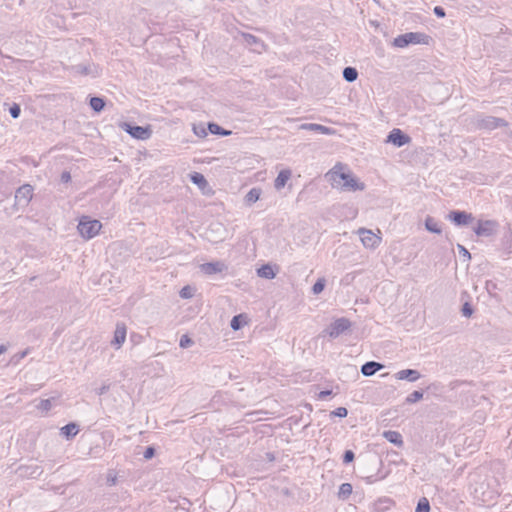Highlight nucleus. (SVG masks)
<instances>
[{
  "instance_id": "f257e3e1",
  "label": "nucleus",
  "mask_w": 512,
  "mask_h": 512,
  "mask_svg": "<svg viewBox=\"0 0 512 512\" xmlns=\"http://www.w3.org/2000/svg\"><path fill=\"white\" fill-rule=\"evenodd\" d=\"M326 180L341 191H363L365 184L351 172L347 165L338 162L325 174Z\"/></svg>"
},
{
  "instance_id": "f03ea898",
  "label": "nucleus",
  "mask_w": 512,
  "mask_h": 512,
  "mask_svg": "<svg viewBox=\"0 0 512 512\" xmlns=\"http://www.w3.org/2000/svg\"><path fill=\"white\" fill-rule=\"evenodd\" d=\"M80 235L89 240L95 237L102 228V223L99 220L91 219L87 216H83L77 226Z\"/></svg>"
},
{
  "instance_id": "7ed1b4c3",
  "label": "nucleus",
  "mask_w": 512,
  "mask_h": 512,
  "mask_svg": "<svg viewBox=\"0 0 512 512\" xmlns=\"http://www.w3.org/2000/svg\"><path fill=\"white\" fill-rule=\"evenodd\" d=\"M427 38L428 37L425 34L409 32V33H405V34L397 36L393 41V45L398 48H404V47L408 46L409 44L426 43L425 40Z\"/></svg>"
},
{
  "instance_id": "20e7f679",
  "label": "nucleus",
  "mask_w": 512,
  "mask_h": 512,
  "mask_svg": "<svg viewBox=\"0 0 512 512\" xmlns=\"http://www.w3.org/2000/svg\"><path fill=\"white\" fill-rule=\"evenodd\" d=\"M350 327L351 322L347 318H338L323 331V334L335 339L349 330Z\"/></svg>"
},
{
  "instance_id": "39448f33",
  "label": "nucleus",
  "mask_w": 512,
  "mask_h": 512,
  "mask_svg": "<svg viewBox=\"0 0 512 512\" xmlns=\"http://www.w3.org/2000/svg\"><path fill=\"white\" fill-rule=\"evenodd\" d=\"M475 123L479 129L485 130H494L498 127L506 126V122L504 119L493 116L479 115L477 116Z\"/></svg>"
},
{
  "instance_id": "423d86ee",
  "label": "nucleus",
  "mask_w": 512,
  "mask_h": 512,
  "mask_svg": "<svg viewBox=\"0 0 512 512\" xmlns=\"http://www.w3.org/2000/svg\"><path fill=\"white\" fill-rule=\"evenodd\" d=\"M357 233L360 235L363 246L367 249H376L381 244V237L371 230L360 228Z\"/></svg>"
},
{
  "instance_id": "0eeeda50",
  "label": "nucleus",
  "mask_w": 512,
  "mask_h": 512,
  "mask_svg": "<svg viewBox=\"0 0 512 512\" xmlns=\"http://www.w3.org/2000/svg\"><path fill=\"white\" fill-rule=\"evenodd\" d=\"M386 142L393 144L396 147H402L411 142V138L402 130L394 128L390 131Z\"/></svg>"
},
{
  "instance_id": "6e6552de",
  "label": "nucleus",
  "mask_w": 512,
  "mask_h": 512,
  "mask_svg": "<svg viewBox=\"0 0 512 512\" xmlns=\"http://www.w3.org/2000/svg\"><path fill=\"white\" fill-rule=\"evenodd\" d=\"M123 128L127 133L136 139L146 140L151 136V131L146 127L132 126L130 124L124 123Z\"/></svg>"
},
{
  "instance_id": "1a4fd4ad",
  "label": "nucleus",
  "mask_w": 512,
  "mask_h": 512,
  "mask_svg": "<svg viewBox=\"0 0 512 512\" xmlns=\"http://www.w3.org/2000/svg\"><path fill=\"white\" fill-rule=\"evenodd\" d=\"M200 270L206 275L222 273L227 270V265L223 261H215L200 265Z\"/></svg>"
},
{
  "instance_id": "9d476101",
  "label": "nucleus",
  "mask_w": 512,
  "mask_h": 512,
  "mask_svg": "<svg viewBox=\"0 0 512 512\" xmlns=\"http://www.w3.org/2000/svg\"><path fill=\"white\" fill-rule=\"evenodd\" d=\"M127 327L124 323L120 322L116 324L114 331V337L111 341V345L116 349H119L126 340Z\"/></svg>"
},
{
  "instance_id": "9b49d317",
  "label": "nucleus",
  "mask_w": 512,
  "mask_h": 512,
  "mask_svg": "<svg viewBox=\"0 0 512 512\" xmlns=\"http://www.w3.org/2000/svg\"><path fill=\"white\" fill-rule=\"evenodd\" d=\"M448 219L454 224L461 226L468 225L473 220V216L465 211H452L448 215Z\"/></svg>"
},
{
  "instance_id": "f8f14e48",
  "label": "nucleus",
  "mask_w": 512,
  "mask_h": 512,
  "mask_svg": "<svg viewBox=\"0 0 512 512\" xmlns=\"http://www.w3.org/2000/svg\"><path fill=\"white\" fill-rule=\"evenodd\" d=\"M301 130L315 131L324 135H334L336 131L333 128L316 124V123H304L299 126Z\"/></svg>"
},
{
  "instance_id": "ddd939ff",
  "label": "nucleus",
  "mask_w": 512,
  "mask_h": 512,
  "mask_svg": "<svg viewBox=\"0 0 512 512\" xmlns=\"http://www.w3.org/2000/svg\"><path fill=\"white\" fill-rule=\"evenodd\" d=\"M32 198V188L30 185L20 187L15 194V199L18 204L26 205Z\"/></svg>"
},
{
  "instance_id": "4468645a",
  "label": "nucleus",
  "mask_w": 512,
  "mask_h": 512,
  "mask_svg": "<svg viewBox=\"0 0 512 512\" xmlns=\"http://www.w3.org/2000/svg\"><path fill=\"white\" fill-rule=\"evenodd\" d=\"M421 375L419 371L415 369H403L395 374V378L398 380H407L409 382H415L420 379Z\"/></svg>"
},
{
  "instance_id": "2eb2a0df",
  "label": "nucleus",
  "mask_w": 512,
  "mask_h": 512,
  "mask_svg": "<svg viewBox=\"0 0 512 512\" xmlns=\"http://www.w3.org/2000/svg\"><path fill=\"white\" fill-rule=\"evenodd\" d=\"M494 226L495 224L493 221H479L477 227L474 229V232L478 236H489L493 233Z\"/></svg>"
},
{
  "instance_id": "dca6fc26",
  "label": "nucleus",
  "mask_w": 512,
  "mask_h": 512,
  "mask_svg": "<svg viewBox=\"0 0 512 512\" xmlns=\"http://www.w3.org/2000/svg\"><path fill=\"white\" fill-rule=\"evenodd\" d=\"M383 368H384L383 364H381L379 362H375V361H369L362 365L361 373L366 377H370V376H373L376 372L380 371Z\"/></svg>"
},
{
  "instance_id": "f3484780",
  "label": "nucleus",
  "mask_w": 512,
  "mask_h": 512,
  "mask_svg": "<svg viewBox=\"0 0 512 512\" xmlns=\"http://www.w3.org/2000/svg\"><path fill=\"white\" fill-rule=\"evenodd\" d=\"M291 170L289 169H283L279 172L278 176L276 177L274 181V187L276 190H281L285 187L288 180L291 178Z\"/></svg>"
},
{
  "instance_id": "a211bd4d",
  "label": "nucleus",
  "mask_w": 512,
  "mask_h": 512,
  "mask_svg": "<svg viewBox=\"0 0 512 512\" xmlns=\"http://www.w3.org/2000/svg\"><path fill=\"white\" fill-rule=\"evenodd\" d=\"M244 41L245 43L251 47V49L255 52L260 53L262 48L264 47L263 43L254 35L251 34H244Z\"/></svg>"
},
{
  "instance_id": "6ab92c4d",
  "label": "nucleus",
  "mask_w": 512,
  "mask_h": 512,
  "mask_svg": "<svg viewBox=\"0 0 512 512\" xmlns=\"http://www.w3.org/2000/svg\"><path fill=\"white\" fill-rule=\"evenodd\" d=\"M57 400H58L57 397H51L48 399L41 400L37 405V409L42 414H46L55 406Z\"/></svg>"
},
{
  "instance_id": "aec40b11",
  "label": "nucleus",
  "mask_w": 512,
  "mask_h": 512,
  "mask_svg": "<svg viewBox=\"0 0 512 512\" xmlns=\"http://www.w3.org/2000/svg\"><path fill=\"white\" fill-rule=\"evenodd\" d=\"M384 438L389 441L390 443H393L394 445L401 447L403 445V439L402 435L397 431H385L383 433Z\"/></svg>"
},
{
  "instance_id": "412c9836",
  "label": "nucleus",
  "mask_w": 512,
  "mask_h": 512,
  "mask_svg": "<svg viewBox=\"0 0 512 512\" xmlns=\"http://www.w3.org/2000/svg\"><path fill=\"white\" fill-rule=\"evenodd\" d=\"M257 275L264 279H274L276 276V272L274 271L272 265L265 264L257 269Z\"/></svg>"
},
{
  "instance_id": "4be33fe9",
  "label": "nucleus",
  "mask_w": 512,
  "mask_h": 512,
  "mask_svg": "<svg viewBox=\"0 0 512 512\" xmlns=\"http://www.w3.org/2000/svg\"><path fill=\"white\" fill-rule=\"evenodd\" d=\"M191 181L196 184L202 191H205V189L208 187V182L205 179V177L198 172H194L190 175Z\"/></svg>"
},
{
  "instance_id": "5701e85b",
  "label": "nucleus",
  "mask_w": 512,
  "mask_h": 512,
  "mask_svg": "<svg viewBox=\"0 0 512 512\" xmlns=\"http://www.w3.org/2000/svg\"><path fill=\"white\" fill-rule=\"evenodd\" d=\"M61 435L65 436L67 439H70L77 435L78 426L75 423H69L61 428Z\"/></svg>"
},
{
  "instance_id": "b1692460",
  "label": "nucleus",
  "mask_w": 512,
  "mask_h": 512,
  "mask_svg": "<svg viewBox=\"0 0 512 512\" xmlns=\"http://www.w3.org/2000/svg\"><path fill=\"white\" fill-rule=\"evenodd\" d=\"M425 227L428 231L436 234H440L442 231L438 222L430 216H428L425 220Z\"/></svg>"
},
{
  "instance_id": "393cba45",
  "label": "nucleus",
  "mask_w": 512,
  "mask_h": 512,
  "mask_svg": "<svg viewBox=\"0 0 512 512\" xmlns=\"http://www.w3.org/2000/svg\"><path fill=\"white\" fill-rule=\"evenodd\" d=\"M261 195V191L258 188H252L245 196V201L247 204L251 205L259 200Z\"/></svg>"
},
{
  "instance_id": "a878e982",
  "label": "nucleus",
  "mask_w": 512,
  "mask_h": 512,
  "mask_svg": "<svg viewBox=\"0 0 512 512\" xmlns=\"http://www.w3.org/2000/svg\"><path fill=\"white\" fill-rule=\"evenodd\" d=\"M358 77V72L355 68L353 67H346L344 68L343 70V78L347 81V82H354Z\"/></svg>"
},
{
  "instance_id": "bb28decb",
  "label": "nucleus",
  "mask_w": 512,
  "mask_h": 512,
  "mask_svg": "<svg viewBox=\"0 0 512 512\" xmlns=\"http://www.w3.org/2000/svg\"><path fill=\"white\" fill-rule=\"evenodd\" d=\"M352 485L350 483H343L341 484L338 492L339 498L346 499L348 498L352 493Z\"/></svg>"
},
{
  "instance_id": "cd10ccee",
  "label": "nucleus",
  "mask_w": 512,
  "mask_h": 512,
  "mask_svg": "<svg viewBox=\"0 0 512 512\" xmlns=\"http://www.w3.org/2000/svg\"><path fill=\"white\" fill-rule=\"evenodd\" d=\"M90 106L95 112H100L105 106V102L100 97H92L90 99Z\"/></svg>"
},
{
  "instance_id": "c85d7f7f",
  "label": "nucleus",
  "mask_w": 512,
  "mask_h": 512,
  "mask_svg": "<svg viewBox=\"0 0 512 512\" xmlns=\"http://www.w3.org/2000/svg\"><path fill=\"white\" fill-rule=\"evenodd\" d=\"M76 73L83 75H95L97 72L90 65H77L74 67Z\"/></svg>"
},
{
  "instance_id": "c756f323",
  "label": "nucleus",
  "mask_w": 512,
  "mask_h": 512,
  "mask_svg": "<svg viewBox=\"0 0 512 512\" xmlns=\"http://www.w3.org/2000/svg\"><path fill=\"white\" fill-rule=\"evenodd\" d=\"M422 398H423V392L416 390V391L412 392L411 394H409L406 397L405 401L408 404H413V403L420 401Z\"/></svg>"
},
{
  "instance_id": "7c9ffc66",
  "label": "nucleus",
  "mask_w": 512,
  "mask_h": 512,
  "mask_svg": "<svg viewBox=\"0 0 512 512\" xmlns=\"http://www.w3.org/2000/svg\"><path fill=\"white\" fill-rule=\"evenodd\" d=\"M429 511H430L429 501L425 497L421 498L417 504L416 512H429Z\"/></svg>"
},
{
  "instance_id": "2f4dec72",
  "label": "nucleus",
  "mask_w": 512,
  "mask_h": 512,
  "mask_svg": "<svg viewBox=\"0 0 512 512\" xmlns=\"http://www.w3.org/2000/svg\"><path fill=\"white\" fill-rule=\"evenodd\" d=\"M325 288V279L320 278L316 281V283L312 287V291L314 294H320Z\"/></svg>"
},
{
  "instance_id": "473e14b6",
  "label": "nucleus",
  "mask_w": 512,
  "mask_h": 512,
  "mask_svg": "<svg viewBox=\"0 0 512 512\" xmlns=\"http://www.w3.org/2000/svg\"><path fill=\"white\" fill-rule=\"evenodd\" d=\"M194 295V289L190 286H184L181 290H180V296L183 298V299H189L191 297H193Z\"/></svg>"
},
{
  "instance_id": "72a5a7b5",
  "label": "nucleus",
  "mask_w": 512,
  "mask_h": 512,
  "mask_svg": "<svg viewBox=\"0 0 512 512\" xmlns=\"http://www.w3.org/2000/svg\"><path fill=\"white\" fill-rule=\"evenodd\" d=\"M193 340L188 335H183L180 338L179 346L181 348H188L193 345Z\"/></svg>"
},
{
  "instance_id": "f704fd0d",
  "label": "nucleus",
  "mask_w": 512,
  "mask_h": 512,
  "mask_svg": "<svg viewBox=\"0 0 512 512\" xmlns=\"http://www.w3.org/2000/svg\"><path fill=\"white\" fill-rule=\"evenodd\" d=\"M208 128H209L210 132L213 134L229 135L231 133L230 131L220 132L221 128L217 124H214V123H210L208 125Z\"/></svg>"
},
{
  "instance_id": "c9c22d12",
  "label": "nucleus",
  "mask_w": 512,
  "mask_h": 512,
  "mask_svg": "<svg viewBox=\"0 0 512 512\" xmlns=\"http://www.w3.org/2000/svg\"><path fill=\"white\" fill-rule=\"evenodd\" d=\"M193 132L199 137H205L207 135L206 128L203 125H194Z\"/></svg>"
},
{
  "instance_id": "e433bc0d",
  "label": "nucleus",
  "mask_w": 512,
  "mask_h": 512,
  "mask_svg": "<svg viewBox=\"0 0 512 512\" xmlns=\"http://www.w3.org/2000/svg\"><path fill=\"white\" fill-rule=\"evenodd\" d=\"M9 112H10V115L16 119L20 116V112H21V109H20V106L16 103H14L10 109H9Z\"/></svg>"
},
{
  "instance_id": "4c0bfd02",
  "label": "nucleus",
  "mask_w": 512,
  "mask_h": 512,
  "mask_svg": "<svg viewBox=\"0 0 512 512\" xmlns=\"http://www.w3.org/2000/svg\"><path fill=\"white\" fill-rule=\"evenodd\" d=\"M240 318L241 316L238 315V316H234L231 320V323H230V326L233 330H238L240 329L241 327V322H240Z\"/></svg>"
},
{
  "instance_id": "58836bf2",
  "label": "nucleus",
  "mask_w": 512,
  "mask_h": 512,
  "mask_svg": "<svg viewBox=\"0 0 512 512\" xmlns=\"http://www.w3.org/2000/svg\"><path fill=\"white\" fill-rule=\"evenodd\" d=\"M332 414H333V415H335V416H337V417H341V418H343V417H346V416H347L348 411H347V409H346L345 407H339V408H337L336 410H334V411L332 412Z\"/></svg>"
},
{
  "instance_id": "ea45409f",
  "label": "nucleus",
  "mask_w": 512,
  "mask_h": 512,
  "mask_svg": "<svg viewBox=\"0 0 512 512\" xmlns=\"http://www.w3.org/2000/svg\"><path fill=\"white\" fill-rule=\"evenodd\" d=\"M473 313V310L471 308V306L469 305V303H465L462 307V314L463 316L465 317H470Z\"/></svg>"
},
{
  "instance_id": "a19ab883",
  "label": "nucleus",
  "mask_w": 512,
  "mask_h": 512,
  "mask_svg": "<svg viewBox=\"0 0 512 512\" xmlns=\"http://www.w3.org/2000/svg\"><path fill=\"white\" fill-rule=\"evenodd\" d=\"M457 248H458V251L459 253L463 256V257H466L467 259H470L471 258V255L469 253V251L462 245L458 244L457 245Z\"/></svg>"
},
{
  "instance_id": "79ce46f5",
  "label": "nucleus",
  "mask_w": 512,
  "mask_h": 512,
  "mask_svg": "<svg viewBox=\"0 0 512 512\" xmlns=\"http://www.w3.org/2000/svg\"><path fill=\"white\" fill-rule=\"evenodd\" d=\"M353 459H354V453L351 450H347L344 453V457H343L344 463H349V462L353 461Z\"/></svg>"
},
{
  "instance_id": "37998d69",
  "label": "nucleus",
  "mask_w": 512,
  "mask_h": 512,
  "mask_svg": "<svg viewBox=\"0 0 512 512\" xmlns=\"http://www.w3.org/2000/svg\"><path fill=\"white\" fill-rule=\"evenodd\" d=\"M434 13H435V15H436L437 17H440V18L445 17V11H444V9H443L442 7H440V6H436V7L434 8Z\"/></svg>"
},
{
  "instance_id": "c03bdc74",
  "label": "nucleus",
  "mask_w": 512,
  "mask_h": 512,
  "mask_svg": "<svg viewBox=\"0 0 512 512\" xmlns=\"http://www.w3.org/2000/svg\"><path fill=\"white\" fill-rule=\"evenodd\" d=\"M71 180V175L68 171H64L62 174H61V181L63 183H68L69 181Z\"/></svg>"
},
{
  "instance_id": "a18cd8bd",
  "label": "nucleus",
  "mask_w": 512,
  "mask_h": 512,
  "mask_svg": "<svg viewBox=\"0 0 512 512\" xmlns=\"http://www.w3.org/2000/svg\"><path fill=\"white\" fill-rule=\"evenodd\" d=\"M154 456V448L152 447H148L146 449V451L144 452V458L145 459H150Z\"/></svg>"
},
{
  "instance_id": "49530a36",
  "label": "nucleus",
  "mask_w": 512,
  "mask_h": 512,
  "mask_svg": "<svg viewBox=\"0 0 512 512\" xmlns=\"http://www.w3.org/2000/svg\"><path fill=\"white\" fill-rule=\"evenodd\" d=\"M332 394V391L331 390H323L321 391L319 394H318V398L319 399H326L328 396H330Z\"/></svg>"
},
{
  "instance_id": "de8ad7c7",
  "label": "nucleus",
  "mask_w": 512,
  "mask_h": 512,
  "mask_svg": "<svg viewBox=\"0 0 512 512\" xmlns=\"http://www.w3.org/2000/svg\"><path fill=\"white\" fill-rule=\"evenodd\" d=\"M109 389V386L108 385H103L102 387H100L98 390H97V394L98 395H103L105 394Z\"/></svg>"
},
{
  "instance_id": "09e8293b",
  "label": "nucleus",
  "mask_w": 512,
  "mask_h": 512,
  "mask_svg": "<svg viewBox=\"0 0 512 512\" xmlns=\"http://www.w3.org/2000/svg\"><path fill=\"white\" fill-rule=\"evenodd\" d=\"M7 348L5 345H0V355L6 352Z\"/></svg>"
}]
</instances>
